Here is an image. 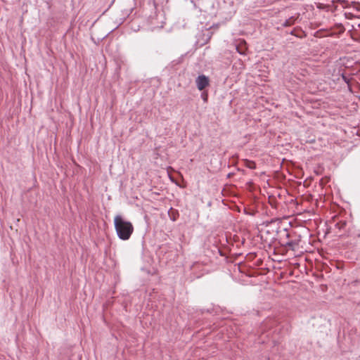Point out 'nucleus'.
Returning a JSON list of instances; mask_svg holds the SVG:
<instances>
[{
    "instance_id": "obj_7",
    "label": "nucleus",
    "mask_w": 360,
    "mask_h": 360,
    "mask_svg": "<svg viewBox=\"0 0 360 360\" xmlns=\"http://www.w3.org/2000/svg\"><path fill=\"white\" fill-rule=\"evenodd\" d=\"M170 170H172V167H169L167 168V172H168L169 179L172 180V182H174V183H176L177 184V183L174 181V179H173V177L170 174V173H169Z\"/></svg>"
},
{
    "instance_id": "obj_4",
    "label": "nucleus",
    "mask_w": 360,
    "mask_h": 360,
    "mask_svg": "<svg viewBox=\"0 0 360 360\" xmlns=\"http://www.w3.org/2000/svg\"><path fill=\"white\" fill-rule=\"evenodd\" d=\"M295 19L293 17H291L285 20L283 25L285 27H288V26L292 25L295 23Z\"/></svg>"
},
{
    "instance_id": "obj_9",
    "label": "nucleus",
    "mask_w": 360,
    "mask_h": 360,
    "mask_svg": "<svg viewBox=\"0 0 360 360\" xmlns=\"http://www.w3.org/2000/svg\"><path fill=\"white\" fill-rule=\"evenodd\" d=\"M173 216L171 217V218L172 219L173 221H175L176 220V215L175 214H178L177 213H172Z\"/></svg>"
},
{
    "instance_id": "obj_8",
    "label": "nucleus",
    "mask_w": 360,
    "mask_h": 360,
    "mask_svg": "<svg viewBox=\"0 0 360 360\" xmlns=\"http://www.w3.org/2000/svg\"><path fill=\"white\" fill-rule=\"evenodd\" d=\"M202 98L205 101H207V93H202Z\"/></svg>"
},
{
    "instance_id": "obj_3",
    "label": "nucleus",
    "mask_w": 360,
    "mask_h": 360,
    "mask_svg": "<svg viewBox=\"0 0 360 360\" xmlns=\"http://www.w3.org/2000/svg\"><path fill=\"white\" fill-rule=\"evenodd\" d=\"M236 49L240 54H245L248 49L245 41L241 40L236 46Z\"/></svg>"
},
{
    "instance_id": "obj_5",
    "label": "nucleus",
    "mask_w": 360,
    "mask_h": 360,
    "mask_svg": "<svg viewBox=\"0 0 360 360\" xmlns=\"http://www.w3.org/2000/svg\"><path fill=\"white\" fill-rule=\"evenodd\" d=\"M245 166L250 168V169H255L256 168V164L253 161L250 160H246L245 161Z\"/></svg>"
},
{
    "instance_id": "obj_1",
    "label": "nucleus",
    "mask_w": 360,
    "mask_h": 360,
    "mask_svg": "<svg viewBox=\"0 0 360 360\" xmlns=\"http://www.w3.org/2000/svg\"><path fill=\"white\" fill-rule=\"evenodd\" d=\"M114 225L120 239L123 240L129 239L134 232V226L130 221H125L120 215H116L114 218Z\"/></svg>"
},
{
    "instance_id": "obj_2",
    "label": "nucleus",
    "mask_w": 360,
    "mask_h": 360,
    "mask_svg": "<svg viewBox=\"0 0 360 360\" xmlns=\"http://www.w3.org/2000/svg\"><path fill=\"white\" fill-rule=\"evenodd\" d=\"M196 86L198 90L202 91L210 85V79L208 77L201 75L195 79Z\"/></svg>"
},
{
    "instance_id": "obj_6",
    "label": "nucleus",
    "mask_w": 360,
    "mask_h": 360,
    "mask_svg": "<svg viewBox=\"0 0 360 360\" xmlns=\"http://www.w3.org/2000/svg\"><path fill=\"white\" fill-rule=\"evenodd\" d=\"M170 170H172V167H169L167 168V172H168L169 179L172 180V182H174V183H176L177 184V183L174 181V179H173V177L170 174V173H169Z\"/></svg>"
}]
</instances>
